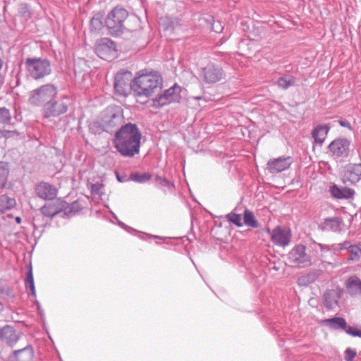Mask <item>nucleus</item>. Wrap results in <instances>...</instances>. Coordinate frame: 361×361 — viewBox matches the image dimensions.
Returning a JSON list of instances; mask_svg holds the SVG:
<instances>
[{"instance_id":"9d476101","label":"nucleus","mask_w":361,"mask_h":361,"mask_svg":"<svg viewBox=\"0 0 361 361\" xmlns=\"http://www.w3.org/2000/svg\"><path fill=\"white\" fill-rule=\"evenodd\" d=\"M132 74L130 71L121 72L115 77L114 89L121 96H127L131 89Z\"/></svg>"},{"instance_id":"a211bd4d","label":"nucleus","mask_w":361,"mask_h":361,"mask_svg":"<svg viewBox=\"0 0 361 361\" xmlns=\"http://www.w3.org/2000/svg\"><path fill=\"white\" fill-rule=\"evenodd\" d=\"M330 126L327 124L317 125L312 131V136L314 138V143L322 145L329 132Z\"/></svg>"},{"instance_id":"2f4dec72","label":"nucleus","mask_w":361,"mask_h":361,"mask_svg":"<svg viewBox=\"0 0 361 361\" xmlns=\"http://www.w3.org/2000/svg\"><path fill=\"white\" fill-rule=\"evenodd\" d=\"M11 119L9 111L5 108L0 109V121L6 123Z\"/></svg>"},{"instance_id":"bb28decb","label":"nucleus","mask_w":361,"mask_h":361,"mask_svg":"<svg viewBox=\"0 0 361 361\" xmlns=\"http://www.w3.org/2000/svg\"><path fill=\"white\" fill-rule=\"evenodd\" d=\"M8 173L9 170L6 166L2 163H0V188H4L6 185Z\"/></svg>"},{"instance_id":"a19ab883","label":"nucleus","mask_w":361,"mask_h":361,"mask_svg":"<svg viewBox=\"0 0 361 361\" xmlns=\"http://www.w3.org/2000/svg\"><path fill=\"white\" fill-rule=\"evenodd\" d=\"M2 309H3V305H2L1 302H0V311H1Z\"/></svg>"},{"instance_id":"423d86ee","label":"nucleus","mask_w":361,"mask_h":361,"mask_svg":"<svg viewBox=\"0 0 361 361\" xmlns=\"http://www.w3.org/2000/svg\"><path fill=\"white\" fill-rule=\"evenodd\" d=\"M25 67L30 76L35 80L42 78L51 73L50 63L46 59L27 58Z\"/></svg>"},{"instance_id":"f8f14e48","label":"nucleus","mask_w":361,"mask_h":361,"mask_svg":"<svg viewBox=\"0 0 361 361\" xmlns=\"http://www.w3.org/2000/svg\"><path fill=\"white\" fill-rule=\"evenodd\" d=\"M350 145V142L348 139L337 138L329 145L328 148L333 157L343 158L348 156Z\"/></svg>"},{"instance_id":"c756f323","label":"nucleus","mask_w":361,"mask_h":361,"mask_svg":"<svg viewBox=\"0 0 361 361\" xmlns=\"http://www.w3.org/2000/svg\"><path fill=\"white\" fill-rule=\"evenodd\" d=\"M226 219L228 221L232 222L238 227L243 226L242 218L240 214L235 213H230L226 215Z\"/></svg>"},{"instance_id":"72a5a7b5","label":"nucleus","mask_w":361,"mask_h":361,"mask_svg":"<svg viewBox=\"0 0 361 361\" xmlns=\"http://www.w3.org/2000/svg\"><path fill=\"white\" fill-rule=\"evenodd\" d=\"M357 353L355 350L347 348L345 351V361H353L356 357Z\"/></svg>"},{"instance_id":"0eeeda50","label":"nucleus","mask_w":361,"mask_h":361,"mask_svg":"<svg viewBox=\"0 0 361 361\" xmlns=\"http://www.w3.org/2000/svg\"><path fill=\"white\" fill-rule=\"evenodd\" d=\"M181 87L174 85L169 89L164 91L161 94L152 100V105L155 108H159L171 102H178L180 99Z\"/></svg>"},{"instance_id":"39448f33","label":"nucleus","mask_w":361,"mask_h":361,"mask_svg":"<svg viewBox=\"0 0 361 361\" xmlns=\"http://www.w3.org/2000/svg\"><path fill=\"white\" fill-rule=\"evenodd\" d=\"M128 16L126 9L115 8L108 15L106 25L112 35H117L123 31L124 23Z\"/></svg>"},{"instance_id":"7ed1b4c3","label":"nucleus","mask_w":361,"mask_h":361,"mask_svg":"<svg viewBox=\"0 0 361 361\" xmlns=\"http://www.w3.org/2000/svg\"><path fill=\"white\" fill-rule=\"evenodd\" d=\"M123 122V109L119 106H109L102 113L101 126L105 131H111Z\"/></svg>"},{"instance_id":"9b49d317","label":"nucleus","mask_w":361,"mask_h":361,"mask_svg":"<svg viewBox=\"0 0 361 361\" xmlns=\"http://www.w3.org/2000/svg\"><path fill=\"white\" fill-rule=\"evenodd\" d=\"M68 208V203L64 200L62 198H54L52 201L46 203L42 207L40 211L44 216L52 218Z\"/></svg>"},{"instance_id":"4468645a","label":"nucleus","mask_w":361,"mask_h":361,"mask_svg":"<svg viewBox=\"0 0 361 361\" xmlns=\"http://www.w3.org/2000/svg\"><path fill=\"white\" fill-rule=\"evenodd\" d=\"M37 195L43 200H54L58 195V189L46 182H41L35 187Z\"/></svg>"},{"instance_id":"ea45409f","label":"nucleus","mask_w":361,"mask_h":361,"mask_svg":"<svg viewBox=\"0 0 361 361\" xmlns=\"http://www.w3.org/2000/svg\"><path fill=\"white\" fill-rule=\"evenodd\" d=\"M16 221H17L18 223H20V217H16Z\"/></svg>"},{"instance_id":"412c9836","label":"nucleus","mask_w":361,"mask_h":361,"mask_svg":"<svg viewBox=\"0 0 361 361\" xmlns=\"http://www.w3.org/2000/svg\"><path fill=\"white\" fill-rule=\"evenodd\" d=\"M338 294L335 290H329L324 294V305L328 309H334L338 305Z\"/></svg>"},{"instance_id":"c85d7f7f","label":"nucleus","mask_w":361,"mask_h":361,"mask_svg":"<svg viewBox=\"0 0 361 361\" xmlns=\"http://www.w3.org/2000/svg\"><path fill=\"white\" fill-rule=\"evenodd\" d=\"M349 251L350 253L349 260H357L361 256V248L357 245H351Z\"/></svg>"},{"instance_id":"1a4fd4ad","label":"nucleus","mask_w":361,"mask_h":361,"mask_svg":"<svg viewBox=\"0 0 361 361\" xmlns=\"http://www.w3.org/2000/svg\"><path fill=\"white\" fill-rule=\"evenodd\" d=\"M273 243L279 247L287 246L291 240L292 234L290 228L278 226L273 230H268Z\"/></svg>"},{"instance_id":"5701e85b","label":"nucleus","mask_w":361,"mask_h":361,"mask_svg":"<svg viewBox=\"0 0 361 361\" xmlns=\"http://www.w3.org/2000/svg\"><path fill=\"white\" fill-rule=\"evenodd\" d=\"M346 288L352 295L361 293V281L357 277H350L346 283Z\"/></svg>"},{"instance_id":"6e6552de","label":"nucleus","mask_w":361,"mask_h":361,"mask_svg":"<svg viewBox=\"0 0 361 361\" xmlns=\"http://www.w3.org/2000/svg\"><path fill=\"white\" fill-rule=\"evenodd\" d=\"M95 51L99 57L106 61H111L116 56L115 44L109 38L98 40L95 45Z\"/></svg>"},{"instance_id":"f704fd0d","label":"nucleus","mask_w":361,"mask_h":361,"mask_svg":"<svg viewBox=\"0 0 361 361\" xmlns=\"http://www.w3.org/2000/svg\"><path fill=\"white\" fill-rule=\"evenodd\" d=\"M345 331L347 334L352 336H357L361 338V327L360 329H357L352 326H349L345 330Z\"/></svg>"},{"instance_id":"cd10ccee","label":"nucleus","mask_w":361,"mask_h":361,"mask_svg":"<svg viewBox=\"0 0 361 361\" xmlns=\"http://www.w3.org/2000/svg\"><path fill=\"white\" fill-rule=\"evenodd\" d=\"M152 175L147 173H133L130 175V178L133 181L137 183H144L151 179Z\"/></svg>"},{"instance_id":"7c9ffc66","label":"nucleus","mask_w":361,"mask_h":361,"mask_svg":"<svg viewBox=\"0 0 361 361\" xmlns=\"http://www.w3.org/2000/svg\"><path fill=\"white\" fill-rule=\"evenodd\" d=\"M26 287L30 289L32 295H35V288L34 285V279L32 276V271L30 270L27 275L26 279Z\"/></svg>"},{"instance_id":"f257e3e1","label":"nucleus","mask_w":361,"mask_h":361,"mask_svg":"<svg viewBox=\"0 0 361 361\" xmlns=\"http://www.w3.org/2000/svg\"><path fill=\"white\" fill-rule=\"evenodd\" d=\"M142 135L135 124L128 123L116 133L113 142L123 157H132L140 151Z\"/></svg>"},{"instance_id":"c9c22d12","label":"nucleus","mask_w":361,"mask_h":361,"mask_svg":"<svg viewBox=\"0 0 361 361\" xmlns=\"http://www.w3.org/2000/svg\"><path fill=\"white\" fill-rule=\"evenodd\" d=\"M278 85L279 87L286 89L291 85V82L286 78H280L278 80Z\"/></svg>"},{"instance_id":"6ab92c4d","label":"nucleus","mask_w":361,"mask_h":361,"mask_svg":"<svg viewBox=\"0 0 361 361\" xmlns=\"http://www.w3.org/2000/svg\"><path fill=\"white\" fill-rule=\"evenodd\" d=\"M33 351L31 348L26 347L22 350L14 352L12 361H32Z\"/></svg>"},{"instance_id":"473e14b6","label":"nucleus","mask_w":361,"mask_h":361,"mask_svg":"<svg viewBox=\"0 0 361 361\" xmlns=\"http://www.w3.org/2000/svg\"><path fill=\"white\" fill-rule=\"evenodd\" d=\"M351 244L349 241H345L341 243L334 244L332 245L333 250L334 251H341L342 250L348 249L350 247Z\"/></svg>"},{"instance_id":"a878e982","label":"nucleus","mask_w":361,"mask_h":361,"mask_svg":"<svg viewBox=\"0 0 361 361\" xmlns=\"http://www.w3.org/2000/svg\"><path fill=\"white\" fill-rule=\"evenodd\" d=\"M326 322L331 325L334 329L341 328L343 329L347 327V323L345 320L342 317H334L326 320Z\"/></svg>"},{"instance_id":"dca6fc26","label":"nucleus","mask_w":361,"mask_h":361,"mask_svg":"<svg viewBox=\"0 0 361 361\" xmlns=\"http://www.w3.org/2000/svg\"><path fill=\"white\" fill-rule=\"evenodd\" d=\"M67 106L63 102H51L43 109L44 115L47 118L56 117L66 113Z\"/></svg>"},{"instance_id":"ddd939ff","label":"nucleus","mask_w":361,"mask_h":361,"mask_svg":"<svg viewBox=\"0 0 361 361\" xmlns=\"http://www.w3.org/2000/svg\"><path fill=\"white\" fill-rule=\"evenodd\" d=\"M306 247L302 245H296L290 252L291 263L297 267H303L310 264V257L306 254Z\"/></svg>"},{"instance_id":"58836bf2","label":"nucleus","mask_w":361,"mask_h":361,"mask_svg":"<svg viewBox=\"0 0 361 361\" xmlns=\"http://www.w3.org/2000/svg\"><path fill=\"white\" fill-rule=\"evenodd\" d=\"M339 124L341 126H343V127H345V128H348L349 129H351V125L349 122L348 121H339Z\"/></svg>"},{"instance_id":"393cba45","label":"nucleus","mask_w":361,"mask_h":361,"mask_svg":"<svg viewBox=\"0 0 361 361\" xmlns=\"http://www.w3.org/2000/svg\"><path fill=\"white\" fill-rule=\"evenodd\" d=\"M244 223L247 226L252 228H257L258 226V222L256 220L252 212L249 210H245L243 216Z\"/></svg>"},{"instance_id":"20e7f679","label":"nucleus","mask_w":361,"mask_h":361,"mask_svg":"<svg viewBox=\"0 0 361 361\" xmlns=\"http://www.w3.org/2000/svg\"><path fill=\"white\" fill-rule=\"evenodd\" d=\"M56 89L54 85H45L31 92L29 102L34 106H48L56 95Z\"/></svg>"},{"instance_id":"f3484780","label":"nucleus","mask_w":361,"mask_h":361,"mask_svg":"<svg viewBox=\"0 0 361 361\" xmlns=\"http://www.w3.org/2000/svg\"><path fill=\"white\" fill-rule=\"evenodd\" d=\"M222 70L214 65H208L203 69L204 80L208 83L219 81L222 77Z\"/></svg>"},{"instance_id":"f03ea898","label":"nucleus","mask_w":361,"mask_h":361,"mask_svg":"<svg viewBox=\"0 0 361 361\" xmlns=\"http://www.w3.org/2000/svg\"><path fill=\"white\" fill-rule=\"evenodd\" d=\"M162 89V78L155 71H140L131 82V90L137 98H150Z\"/></svg>"},{"instance_id":"aec40b11","label":"nucleus","mask_w":361,"mask_h":361,"mask_svg":"<svg viewBox=\"0 0 361 361\" xmlns=\"http://www.w3.org/2000/svg\"><path fill=\"white\" fill-rule=\"evenodd\" d=\"M330 192L333 197L337 199H344L351 197L354 192L347 188H338L336 185H333L330 188Z\"/></svg>"},{"instance_id":"e433bc0d","label":"nucleus","mask_w":361,"mask_h":361,"mask_svg":"<svg viewBox=\"0 0 361 361\" xmlns=\"http://www.w3.org/2000/svg\"><path fill=\"white\" fill-rule=\"evenodd\" d=\"M90 25L94 30L99 29L102 25V22L99 18H92L90 22Z\"/></svg>"},{"instance_id":"4be33fe9","label":"nucleus","mask_w":361,"mask_h":361,"mask_svg":"<svg viewBox=\"0 0 361 361\" xmlns=\"http://www.w3.org/2000/svg\"><path fill=\"white\" fill-rule=\"evenodd\" d=\"M348 178L352 182H355L361 178V164H353L348 166Z\"/></svg>"},{"instance_id":"2eb2a0df","label":"nucleus","mask_w":361,"mask_h":361,"mask_svg":"<svg viewBox=\"0 0 361 361\" xmlns=\"http://www.w3.org/2000/svg\"><path fill=\"white\" fill-rule=\"evenodd\" d=\"M292 163L291 157H279L268 162L267 168L271 173H279L289 168Z\"/></svg>"},{"instance_id":"b1692460","label":"nucleus","mask_w":361,"mask_h":361,"mask_svg":"<svg viewBox=\"0 0 361 361\" xmlns=\"http://www.w3.org/2000/svg\"><path fill=\"white\" fill-rule=\"evenodd\" d=\"M16 204V200L6 195L0 196V213H4L6 211L13 209Z\"/></svg>"},{"instance_id":"4c0bfd02","label":"nucleus","mask_w":361,"mask_h":361,"mask_svg":"<svg viewBox=\"0 0 361 361\" xmlns=\"http://www.w3.org/2000/svg\"><path fill=\"white\" fill-rule=\"evenodd\" d=\"M156 181L158 184H159L161 185H167L169 184V181H167L166 179L162 178L159 176L156 177Z\"/></svg>"}]
</instances>
